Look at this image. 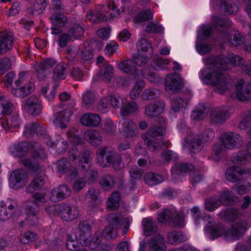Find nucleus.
Returning <instances> with one entry per match:
<instances>
[{"mask_svg":"<svg viewBox=\"0 0 251 251\" xmlns=\"http://www.w3.org/2000/svg\"><path fill=\"white\" fill-rule=\"evenodd\" d=\"M204 62L210 67L200 71V79L205 84L211 85L215 92L220 94L228 89L226 75L222 71L229 70L234 66L251 75V64H245L242 57L232 53L227 55H210L204 58Z\"/></svg>","mask_w":251,"mask_h":251,"instance_id":"obj_1","label":"nucleus"},{"mask_svg":"<svg viewBox=\"0 0 251 251\" xmlns=\"http://www.w3.org/2000/svg\"><path fill=\"white\" fill-rule=\"evenodd\" d=\"M251 226L246 222L234 223L231 226L226 229L222 226L207 227L205 229L206 236L211 239L223 237L228 241L238 240L243 232Z\"/></svg>","mask_w":251,"mask_h":251,"instance_id":"obj_2","label":"nucleus"},{"mask_svg":"<svg viewBox=\"0 0 251 251\" xmlns=\"http://www.w3.org/2000/svg\"><path fill=\"white\" fill-rule=\"evenodd\" d=\"M213 24L216 29L222 32L225 39H227L229 43L233 46H238L242 43V36L237 31H234L229 35L227 34V30L231 26L232 22L227 18H222L215 16L213 18Z\"/></svg>","mask_w":251,"mask_h":251,"instance_id":"obj_3","label":"nucleus"},{"mask_svg":"<svg viewBox=\"0 0 251 251\" xmlns=\"http://www.w3.org/2000/svg\"><path fill=\"white\" fill-rule=\"evenodd\" d=\"M29 151L34 158H44L46 157L44 150L41 148L35 149V147L30 148L28 142H16L9 148V152L13 156H25Z\"/></svg>","mask_w":251,"mask_h":251,"instance_id":"obj_4","label":"nucleus"},{"mask_svg":"<svg viewBox=\"0 0 251 251\" xmlns=\"http://www.w3.org/2000/svg\"><path fill=\"white\" fill-rule=\"evenodd\" d=\"M97 159L102 167L111 165L116 170L123 167L120 156L107 148H101L98 150Z\"/></svg>","mask_w":251,"mask_h":251,"instance_id":"obj_5","label":"nucleus"},{"mask_svg":"<svg viewBox=\"0 0 251 251\" xmlns=\"http://www.w3.org/2000/svg\"><path fill=\"white\" fill-rule=\"evenodd\" d=\"M23 135L31 139L50 141V135L46 130L43 125L38 122L29 123L25 125L23 131Z\"/></svg>","mask_w":251,"mask_h":251,"instance_id":"obj_6","label":"nucleus"},{"mask_svg":"<svg viewBox=\"0 0 251 251\" xmlns=\"http://www.w3.org/2000/svg\"><path fill=\"white\" fill-rule=\"evenodd\" d=\"M234 112V108L231 106L214 107L210 111L209 118L212 123L222 125L230 118Z\"/></svg>","mask_w":251,"mask_h":251,"instance_id":"obj_7","label":"nucleus"},{"mask_svg":"<svg viewBox=\"0 0 251 251\" xmlns=\"http://www.w3.org/2000/svg\"><path fill=\"white\" fill-rule=\"evenodd\" d=\"M235 198L231 195V192L225 191L220 196H214L205 201V209L210 212L213 211L219 207L221 204H231L234 201Z\"/></svg>","mask_w":251,"mask_h":251,"instance_id":"obj_8","label":"nucleus"},{"mask_svg":"<svg viewBox=\"0 0 251 251\" xmlns=\"http://www.w3.org/2000/svg\"><path fill=\"white\" fill-rule=\"evenodd\" d=\"M33 197L35 201H26L24 204V208L28 218L32 217V220L34 221L36 220L35 215L38 212V206L44 203L48 199V197L39 193H35Z\"/></svg>","mask_w":251,"mask_h":251,"instance_id":"obj_9","label":"nucleus"},{"mask_svg":"<svg viewBox=\"0 0 251 251\" xmlns=\"http://www.w3.org/2000/svg\"><path fill=\"white\" fill-rule=\"evenodd\" d=\"M53 123L54 125L61 129L67 127V124L69 122L70 117L73 115V111L69 109L62 110L57 106L54 109Z\"/></svg>","mask_w":251,"mask_h":251,"instance_id":"obj_10","label":"nucleus"},{"mask_svg":"<svg viewBox=\"0 0 251 251\" xmlns=\"http://www.w3.org/2000/svg\"><path fill=\"white\" fill-rule=\"evenodd\" d=\"M23 108L29 114L37 116L40 115L43 109V102L38 97L32 96L23 102Z\"/></svg>","mask_w":251,"mask_h":251,"instance_id":"obj_11","label":"nucleus"},{"mask_svg":"<svg viewBox=\"0 0 251 251\" xmlns=\"http://www.w3.org/2000/svg\"><path fill=\"white\" fill-rule=\"evenodd\" d=\"M80 238L79 241L80 243L84 246H88L90 248H94L98 246L100 244V240L97 238L95 240L91 241L90 236V227L86 222L81 223L79 225ZM94 240V239H93Z\"/></svg>","mask_w":251,"mask_h":251,"instance_id":"obj_12","label":"nucleus"},{"mask_svg":"<svg viewBox=\"0 0 251 251\" xmlns=\"http://www.w3.org/2000/svg\"><path fill=\"white\" fill-rule=\"evenodd\" d=\"M27 178V173L25 170H16L11 174L10 176L9 186L15 190H18L26 184Z\"/></svg>","mask_w":251,"mask_h":251,"instance_id":"obj_13","label":"nucleus"},{"mask_svg":"<svg viewBox=\"0 0 251 251\" xmlns=\"http://www.w3.org/2000/svg\"><path fill=\"white\" fill-rule=\"evenodd\" d=\"M119 132L126 137H134L138 134V129L136 124L132 120L125 118L119 122Z\"/></svg>","mask_w":251,"mask_h":251,"instance_id":"obj_14","label":"nucleus"},{"mask_svg":"<svg viewBox=\"0 0 251 251\" xmlns=\"http://www.w3.org/2000/svg\"><path fill=\"white\" fill-rule=\"evenodd\" d=\"M214 137V129L208 127L199 131L195 135L191 132H188L184 141H212Z\"/></svg>","mask_w":251,"mask_h":251,"instance_id":"obj_15","label":"nucleus"},{"mask_svg":"<svg viewBox=\"0 0 251 251\" xmlns=\"http://www.w3.org/2000/svg\"><path fill=\"white\" fill-rule=\"evenodd\" d=\"M183 84V78L179 74L173 73L168 75L166 78V90L169 93H174L178 92Z\"/></svg>","mask_w":251,"mask_h":251,"instance_id":"obj_16","label":"nucleus"},{"mask_svg":"<svg viewBox=\"0 0 251 251\" xmlns=\"http://www.w3.org/2000/svg\"><path fill=\"white\" fill-rule=\"evenodd\" d=\"M165 106L164 101L162 100L151 102L145 106V114L150 118H154L164 112Z\"/></svg>","mask_w":251,"mask_h":251,"instance_id":"obj_17","label":"nucleus"},{"mask_svg":"<svg viewBox=\"0 0 251 251\" xmlns=\"http://www.w3.org/2000/svg\"><path fill=\"white\" fill-rule=\"evenodd\" d=\"M237 98L241 100H247L251 98V84L245 83L243 79H240L236 86Z\"/></svg>","mask_w":251,"mask_h":251,"instance_id":"obj_18","label":"nucleus"},{"mask_svg":"<svg viewBox=\"0 0 251 251\" xmlns=\"http://www.w3.org/2000/svg\"><path fill=\"white\" fill-rule=\"evenodd\" d=\"M216 3L219 11L224 14H233L239 10L232 0H217Z\"/></svg>","mask_w":251,"mask_h":251,"instance_id":"obj_19","label":"nucleus"},{"mask_svg":"<svg viewBox=\"0 0 251 251\" xmlns=\"http://www.w3.org/2000/svg\"><path fill=\"white\" fill-rule=\"evenodd\" d=\"M101 118L97 114L93 113H86L80 118V123L83 126L87 127H96L101 123Z\"/></svg>","mask_w":251,"mask_h":251,"instance_id":"obj_20","label":"nucleus"},{"mask_svg":"<svg viewBox=\"0 0 251 251\" xmlns=\"http://www.w3.org/2000/svg\"><path fill=\"white\" fill-rule=\"evenodd\" d=\"M58 208L60 209L59 215L64 221H72L77 218L79 215L77 209L74 206L61 205V207Z\"/></svg>","mask_w":251,"mask_h":251,"instance_id":"obj_21","label":"nucleus"},{"mask_svg":"<svg viewBox=\"0 0 251 251\" xmlns=\"http://www.w3.org/2000/svg\"><path fill=\"white\" fill-rule=\"evenodd\" d=\"M49 194V199L52 201H56L69 196L70 191L67 186L63 185L53 189Z\"/></svg>","mask_w":251,"mask_h":251,"instance_id":"obj_22","label":"nucleus"},{"mask_svg":"<svg viewBox=\"0 0 251 251\" xmlns=\"http://www.w3.org/2000/svg\"><path fill=\"white\" fill-rule=\"evenodd\" d=\"M13 46V37L7 33H0V55L9 51Z\"/></svg>","mask_w":251,"mask_h":251,"instance_id":"obj_23","label":"nucleus"},{"mask_svg":"<svg viewBox=\"0 0 251 251\" xmlns=\"http://www.w3.org/2000/svg\"><path fill=\"white\" fill-rule=\"evenodd\" d=\"M148 246L150 251H165L166 249L164 239L161 235L151 238Z\"/></svg>","mask_w":251,"mask_h":251,"instance_id":"obj_24","label":"nucleus"},{"mask_svg":"<svg viewBox=\"0 0 251 251\" xmlns=\"http://www.w3.org/2000/svg\"><path fill=\"white\" fill-rule=\"evenodd\" d=\"M2 127L6 131H13L14 129L19 127V116L13 115L9 118H3L1 122Z\"/></svg>","mask_w":251,"mask_h":251,"instance_id":"obj_25","label":"nucleus"},{"mask_svg":"<svg viewBox=\"0 0 251 251\" xmlns=\"http://www.w3.org/2000/svg\"><path fill=\"white\" fill-rule=\"evenodd\" d=\"M164 129L156 126L151 127L146 134H143L142 137L147 141H151L150 138L155 140H161L164 135Z\"/></svg>","mask_w":251,"mask_h":251,"instance_id":"obj_26","label":"nucleus"},{"mask_svg":"<svg viewBox=\"0 0 251 251\" xmlns=\"http://www.w3.org/2000/svg\"><path fill=\"white\" fill-rule=\"evenodd\" d=\"M139 104L134 101H127L123 104L120 114L123 116H128L137 112L139 109Z\"/></svg>","mask_w":251,"mask_h":251,"instance_id":"obj_27","label":"nucleus"},{"mask_svg":"<svg viewBox=\"0 0 251 251\" xmlns=\"http://www.w3.org/2000/svg\"><path fill=\"white\" fill-rule=\"evenodd\" d=\"M14 207L13 203L9 200H7L6 203L4 201H1L0 202V220H7L11 215Z\"/></svg>","mask_w":251,"mask_h":251,"instance_id":"obj_28","label":"nucleus"},{"mask_svg":"<svg viewBox=\"0 0 251 251\" xmlns=\"http://www.w3.org/2000/svg\"><path fill=\"white\" fill-rule=\"evenodd\" d=\"M144 233L146 236H149L157 231V226L151 217L144 218L142 221Z\"/></svg>","mask_w":251,"mask_h":251,"instance_id":"obj_29","label":"nucleus"},{"mask_svg":"<svg viewBox=\"0 0 251 251\" xmlns=\"http://www.w3.org/2000/svg\"><path fill=\"white\" fill-rule=\"evenodd\" d=\"M245 171L238 167H233L228 168L226 172V176L227 180L235 182L239 179L241 176L244 174Z\"/></svg>","mask_w":251,"mask_h":251,"instance_id":"obj_30","label":"nucleus"},{"mask_svg":"<svg viewBox=\"0 0 251 251\" xmlns=\"http://www.w3.org/2000/svg\"><path fill=\"white\" fill-rule=\"evenodd\" d=\"M194 166L191 164L178 163L172 168V175L173 177H176L183 173L191 172L194 170Z\"/></svg>","mask_w":251,"mask_h":251,"instance_id":"obj_31","label":"nucleus"},{"mask_svg":"<svg viewBox=\"0 0 251 251\" xmlns=\"http://www.w3.org/2000/svg\"><path fill=\"white\" fill-rule=\"evenodd\" d=\"M119 68L124 72L131 75L136 72V68L133 60L127 59L122 61L118 64Z\"/></svg>","mask_w":251,"mask_h":251,"instance_id":"obj_32","label":"nucleus"},{"mask_svg":"<svg viewBox=\"0 0 251 251\" xmlns=\"http://www.w3.org/2000/svg\"><path fill=\"white\" fill-rule=\"evenodd\" d=\"M121 200L120 194L115 192L108 198L106 202V207L109 210H114L118 208Z\"/></svg>","mask_w":251,"mask_h":251,"instance_id":"obj_33","label":"nucleus"},{"mask_svg":"<svg viewBox=\"0 0 251 251\" xmlns=\"http://www.w3.org/2000/svg\"><path fill=\"white\" fill-rule=\"evenodd\" d=\"M187 240L186 236L180 231L170 232L168 235V241L173 245H176Z\"/></svg>","mask_w":251,"mask_h":251,"instance_id":"obj_34","label":"nucleus"},{"mask_svg":"<svg viewBox=\"0 0 251 251\" xmlns=\"http://www.w3.org/2000/svg\"><path fill=\"white\" fill-rule=\"evenodd\" d=\"M189 100L184 98L179 97L171 100V108L172 110L177 112L181 109L185 108Z\"/></svg>","mask_w":251,"mask_h":251,"instance_id":"obj_35","label":"nucleus"},{"mask_svg":"<svg viewBox=\"0 0 251 251\" xmlns=\"http://www.w3.org/2000/svg\"><path fill=\"white\" fill-rule=\"evenodd\" d=\"M160 95V92L159 90L154 88H147L141 95V98L143 100L148 101L155 99Z\"/></svg>","mask_w":251,"mask_h":251,"instance_id":"obj_36","label":"nucleus"},{"mask_svg":"<svg viewBox=\"0 0 251 251\" xmlns=\"http://www.w3.org/2000/svg\"><path fill=\"white\" fill-rule=\"evenodd\" d=\"M144 179L148 185L153 186L162 182L164 178L160 175L149 172L145 174Z\"/></svg>","mask_w":251,"mask_h":251,"instance_id":"obj_37","label":"nucleus"},{"mask_svg":"<svg viewBox=\"0 0 251 251\" xmlns=\"http://www.w3.org/2000/svg\"><path fill=\"white\" fill-rule=\"evenodd\" d=\"M44 184V179L42 176H37L26 187V191L27 193H33L36 190L42 187Z\"/></svg>","mask_w":251,"mask_h":251,"instance_id":"obj_38","label":"nucleus"},{"mask_svg":"<svg viewBox=\"0 0 251 251\" xmlns=\"http://www.w3.org/2000/svg\"><path fill=\"white\" fill-rule=\"evenodd\" d=\"M67 65L64 63L57 64L53 70V78L65 79L67 75Z\"/></svg>","mask_w":251,"mask_h":251,"instance_id":"obj_39","label":"nucleus"},{"mask_svg":"<svg viewBox=\"0 0 251 251\" xmlns=\"http://www.w3.org/2000/svg\"><path fill=\"white\" fill-rule=\"evenodd\" d=\"M205 107L203 104H200L197 105L192 111L191 119L194 121H198L203 119Z\"/></svg>","mask_w":251,"mask_h":251,"instance_id":"obj_40","label":"nucleus"},{"mask_svg":"<svg viewBox=\"0 0 251 251\" xmlns=\"http://www.w3.org/2000/svg\"><path fill=\"white\" fill-rule=\"evenodd\" d=\"M86 18L91 23H97L102 21H108V15H106L101 12L94 13L91 11L87 14Z\"/></svg>","mask_w":251,"mask_h":251,"instance_id":"obj_41","label":"nucleus"},{"mask_svg":"<svg viewBox=\"0 0 251 251\" xmlns=\"http://www.w3.org/2000/svg\"><path fill=\"white\" fill-rule=\"evenodd\" d=\"M145 86L144 81H137L130 92L129 96L131 99L133 100H137Z\"/></svg>","mask_w":251,"mask_h":251,"instance_id":"obj_42","label":"nucleus"},{"mask_svg":"<svg viewBox=\"0 0 251 251\" xmlns=\"http://www.w3.org/2000/svg\"><path fill=\"white\" fill-rule=\"evenodd\" d=\"M84 139L90 141H101L102 137L100 132L97 129H87L84 134Z\"/></svg>","mask_w":251,"mask_h":251,"instance_id":"obj_43","label":"nucleus"},{"mask_svg":"<svg viewBox=\"0 0 251 251\" xmlns=\"http://www.w3.org/2000/svg\"><path fill=\"white\" fill-rule=\"evenodd\" d=\"M67 163V159L65 158L59 160L56 164V171L62 173H69L70 171L71 176H75L77 174V171L76 170L73 171H71V169L69 170L66 167Z\"/></svg>","mask_w":251,"mask_h":251,"instance_id":"obj_44","label":"nucleus"},{"mask_svg":"<svg viewBox=\"0 0 251 251\" xmlns=\"http://www.w3.org/2000/svg\"><path fill=\"white\" fill-rule=\"evenodd\" d=\"M96 100V96L93 92L86 91L83 93L82 101L85 106L90 107L95 103Z\"/></svg>","mask_w":251,"mask_h":251,"instance_id":"obj_45","label":"nucleus"},{"mask_svg":"<svg viewBox=\"0 0 251 251\" xmlns=\"http://www.w3.org/2000/svg\"><path fill=\"white\" fill-rule=\"evenodd\" d=\"M100 74L106 80L110 81L114 75L113 67L107 63L103 64L101 69Z\"/></svg>","mask_w":251,"mask_h":251,"instance_id":"obj_46","label":"nucleus"},{"mask_svg":"<svg viewBox=\"0 0 251 251\" xmlns=\"http://www.w3.org/2000/svg\"><path fill=\"white\" fill-rule=\"evenodd\" d=\"M220 141H238L242 140L240 135L235 132H224L220 136Z\"/></svg>","mask_w":251,"mask_h":251,"instance_id":"obj_47","label":"nucleus"},{"mask_svg":"<svg viewBox=\"0 0 251 251\" xmlns=\"http://www.w3.org/2000/svg\"><path fill=\"white\" fill-rule=\"evenodd\" d=\"M50 19L53 25L59 27L63 26L67 22V17L61 13L53 14Z\"/></svg>","mask_w":251,"mask_h":251,"instance_id":"obj_48","label":"nucleus"},{"mask_svg":"<svg viewBox=\"0 0 251 251\" xmlns=\"http://www.w3.org/2000/svg\"><path fill=\"white\" fill-rule=\"evenodd\" d=\"M153 14L150 9L135 15L134 20L136 23H141L152 19Z\"/></svg>","mask_w":251,"mask_h":251,"instance_id":"obj_49","label":"nucleus"},{"mask_svg":"<svg viewBox=\"0 0 251 251\" xmlns=\"http://www.w3.org/2000/svg\"><path fill=\"white\" fill-rule=\"evenodd\" d=\"M243 114V118L238 127L241 130H246L248 127H251V110L246 111Z\"/></svg>","mask_w":251,"mask_h":251,"instance_id":"obj_50","label":"nucleus"},{"mask_svg":"<svg viewBox=\"0 0 251 251\" xmlns=\"http://www.w3.org/2000/svg\"><path fill=\"white\" fill-rule=\"evenodd\" d=\"M169 63L167 59L157 57L153 59L152 67L155 70H164L167 68Z\"/></svg>","mask_w":251,"mask_h":251,"instance_id":"obj_51","label":"nucleus"},{"mask_svg":"<svg viewBox=\"0 0 251 251\" xmlns=\"http://www.w3.org/2000/svg\"><path fill=\"white\" fill-rule=\"evenodd\" d=\"M111 6H112V12L109 15L110 17L108 16V20L117 17L120 14V10L117 8V5L114 1L112 2V4H108L106 7H103L101 9V11H102L103 13H105V14L106 15H108V13H107L106 11V9H109Z\"/></svg>","mask_w":251,"mask_h":251,"instance_id":"obj_52","label":"nucleus"},{"mask_svg":"<svg viewBox=\"0 0 251 251\" xmlns=\"http://www.w3.org/2000/svg\"><path fill=\"white\" fill-rule=\"evenodd\" d=\"M116 126L110 119H107L102 126V129L108 134H112L116 131Z\"/></svg>","mask_w":251,"mask_h":251,"instance_id":"obj_53","label":"nucleus"},{"mask_svg":"<svg viewBox=\"0 0 251 251\" xmlns=\"http://www.w3.org/2000/svg\"><path fill=\"white\" fill-rule=\"evenodd\" d=\"M200 142H184L182 144L183 150L196 152L201 150Z\"/></svg>","mask_w":251,"mask_h":251,"instance_id":"obj_54","label":"nucleus"},{"mask_svg":"<svg viewBox=\"0 0 251 251\" xmlns=\"http://www.w3.org/2000/svg\"><path fill=\"white\" fill-rule=\"evenodd\" d=\"M47 5V0H36L32 6V11L33 13L37 12L40 13L45 9Z\"/></svg>","mask_w":251,"mask_h":251,"instance_id":"obj_55","label":"nucleus"},{"mask_svg":"<svg viewBox=\"0 0 251 251\" xmlns=\"http://www.w3.org/2000/svg\"><path fill=\"white\" fill-rule=\"evenodd\" d=\"M1 98V105L2 106V112L4 115H8L10 114L14 108L13 104L11 103L10 100L2 99Z\"/></svg>","mask_w":251,"mask_h":251,"instance_id":"obj_56","label":"nucleus"},{"mask_svg":"<svg viewBox=\"0 0 251 251\" xmlns=\"http://www.w3.org/2000/svg\"><path fill=\"white\" fill-rule=\"evenodd\" d=\"M100 183L105 190H109L111 189L114 184L113 177L109 176L102 178Z\"/></svg>","mask_w":251,"mask_h":251,"instance_id":"obj_57","label":"nucleus"},{"mask_svg":"<svg viewBox=\"0 0 251 251\" xmlns=\"http://www.w3.org/2000/svg\"><path fill=\"white\" fill-rule=\"evenodd\" d=\"M163 28L162 26L154 22L150 23L147 26L145 31L147 32L151 33H158L162 32Z\"/></svg>","mask_w":251,"mask_h":251,"instance_id":"obj_58","label":"nucleus"},{"mask_svg":"<svg viewBox=\"0 0 251 251\" xmlns=\"http://www.w3.org/2000/svg\"><path fill=\"white\" fill-rule=\"evenodd\" d=\"M251 184L249 182H244L243 184L238 183L234 188L235 190L240 195L248 192L250 189Z\"/></svg>","mask_w":251,"mask_h":251,"instance_id":"obj_59","label":"nucleus"},{"mask_svg":"<svg viewBox=\"0 0 251 251\" xmlns=\"http://www.w3.org/2000/svg\"><path fill=\"white\" fill-rule=\"evenodd\" d=\"M79 165L82 169L89 168L90 165V157L88 151L84 152L81 155Z\"/></svg>","mask_w":251,"mask_h":251,"instance_id":"obj_60","label":"nucleus"},{"mask_svg":"<svg viewBox=\"0 0 251 251\" xmlns=\"http://www.w3.org/2000/svg\"><path fill=\"white\" fill-rule=\"evenodd\" d=\"M151 45L150 42L144 38L140 39L137 45L138 50L143 52L147 51L149 49H151Z\"/></svg>","mask_w":251,"mask_h":251,"instance_id":"obj_61","label":"nucleus"},{"mask_svg":"<svg viewBox=\"0 0 251 251\" xmlns=\"http://www.w3.org/2000/svg\"><path fill=\"white\" fill-rule=\"evenodd\" d=\"M87 177L79 178L75 180L73 184V190L75 192H79L85 186L87 182Z\"/></svg>","mask_w":251,"mask_h":251,"instance_id":"obj_62","label":"nucleus"},{"mask_svg":"<svg viewBox=\"0 0 251 251\" xmlns=\"http://www.w3.org/2000/svg\"><path fill=\"white\" fill-rule=\"evenodd\" d=\"M77 245L78 243L76 237L73 235H69L66 244L67 249L70 250H75Z\"/></svg>","mask_w":251,"mask_h":251,"instance_id":"obj_63","label":"nucleus"},{"mask_svg":"<svg viewBox=\"0 0 251 251\" xmlns=\"http://www.w3.org/2000/svg\"><path fill=\"white\" fill-rule=\"evenodd\" d=\"M57 63V61L53 58H46L39 64L41 67L48 71L53 67Z\"/></svg>","mask_w":251,"mask_h":251,"instance_id":"obj_64","label":"nucleus"}]
</instances>
